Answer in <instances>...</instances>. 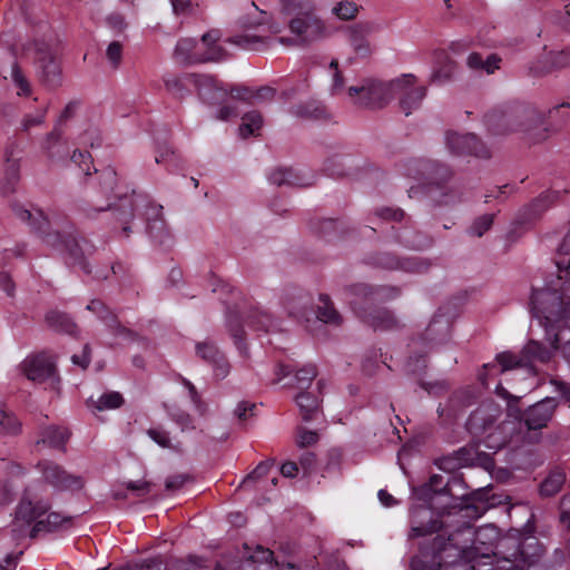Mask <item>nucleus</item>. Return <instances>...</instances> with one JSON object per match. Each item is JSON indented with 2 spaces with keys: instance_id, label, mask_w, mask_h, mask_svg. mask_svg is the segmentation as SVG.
Masks as SVG:
<instances>
[{
  "instance_id": "obj_26",
  "label": "nucleus",
  "mask_w": 570,
  "mask_h": 570,
  "mask_svg": "<svg viewBox=\"0 0 570 570\" xmlns=\"http://www.w3.org/2000/svg\"><path fill=\"white\" fill-rule=\"evenodd\" d=\"M268 179L272 184L276 186H302L304 185L303 179L299 177L297 173H295L292 168H276L273 170Z\"/></svg>"
},
{
  "instance_id": "obj_50",
  "label": "nucleus",
  "mask_w": 570,
  "mask_h": 570,
  "mask_svg": "<svg viewBox=\"0 0 570 570\" xmlns=\"http://www.w3.org/2000/svg\"><path fill=\"white\" fill-rule=\"evenodd\" d=\"M210 364L214 367V374L217 379L222 380L229 373V365L225 360L224 355H220L216 361H212Z\"/></svg>"
},
{
  "instance_id": "obj_19",
  "label": "nucleus",
  "mask_w": 570,
  "mask_h": 570,
  "mask_svg": "<svg viewBox=\"0 0 570 570\" xmlns=\"http://www.w3.org/2000/svg\"><path fill=\"white\" fill-rule=\"evenodd\" d=\"M499 410L492 406H482L473 412L468 421L471 430L478 432L487 430L497 419Z\"/></svg>"
},
{
  "instance_id": "obj_44",
  "label": "nucleus",
  "mask_w": 570,
  "mask_h": 570,
  "mask_svg": "<svg viewBox=\"0 0 570 570\" xmlns=\"http://www.w3.org/2000/svg\"><path fill=\"white\" fill-rule=\"evenodd\" d=\"M106 57L112 68H118L122 58V45L119 41L110 42L106 50Z\"/></svg>"
},
{
  "instance_id": "obj_8",
  "label": "nucleus",
  "mask_w": 570,
  "mask_h": 570,
  "mask_svg": "<svg viewBox=\"0 0 570 570\" xmlns=\"http://www.w3.org/2000/svg\"><path fill=\"white\" fill-rule=\"evenodd\" d=\"M446 146L455 155H473L479 158L491 156L488 147L473 134L449 132L446 135Z\"/></svg>"
},
{
  "instance_id": "obj_39",
  "label": "nucleus",
  "mask_w": 570,
  "mask_h": 570,
  "mask_svg": "<svg viewBox=\"0 0 570 570\" xmlns=\"http://www.w3.org/2000/svg\"><path fill=\"white\" fill-rule=\"evenodd\" d=\"M196 354L208 363L216 361V358L222 355L217 347L210 342L197 343Z\"/></svg>"
},
{
  "instance_id": "obj_34",
  "label": "nucleus",
  "mask_w": 570,
  "mask_h": 570,
  "mask_svg": "<svg viewBox=\"0 0 570 570\" xmlns=\"http://www.w3.org/2000/svg\"><path fill=\"white\" fill-rule=\"evenodd\" d=\"M139 200V197L136 196L125 197L120 199L117 209L119 212L118 219L121 223L127 224L134 217V208L137 206Z\"/></svg>"
},
{
  "instance_id": "obj_31",
  "label": "nucleus",
  "mask_w": 570,
  "mask_h": 570,
  "mask_svg": "<svg viewBox=\"0 0 570 570\" xmlns=\"http://www.w3.org/2000/svg\"><path fill=\"white\" fill-rule=\"evenodd\" d=\"M11 80H12L13 86L17 89L18 96L28 97L31 95V91H32L31 85L18 65L12 66Z\"/></svg>"
},
{
  "instance_id": "obj_60",
  "label": "nucleus",
  "mask_w": 570,
  "mask_h": 570,
  "mask_svg": "<svg viewBox=\"0 0 570 570\" xmlns=\"http://www.w3.org/2000/svg\"><path fill=\"white\" fill-rule=\"evenodd\" d=\"M14 493V487L9 483L0 484V505L11 501Z\"/></svg>"
},
{
  "instance_id": "obj_25",
  "label": "nucleus",
  "mask_w": 570,
  "mask_h": 570,
  "mask_svg": "<svg viewBox=\"0 0 570 570\" xmlns=\"http://www.w3.org/2000/svg\"><path fill=\"white\" fill-rule=\"evenodd\" d=\"M263 126V117L258 111H249L242 117V124L238 128L239 136L247 138L258 135Z\"/></svg>"
},
{
  "instance_id": "obj_57",
  "label": "nucleus",
  "mask_w": 570,
  "mask_h": 570,
  "mask_svg": "<svg viewBox=\"0 0 570 570\" xmlns=\"http://www.w3.org/2000/svg\"><path fill=\"white\" fill-rule=\"evenodd\" d=\"M71 361L85 370L90 363V347L85 345L81 355H72Z\"/></svg>"
},
{
  "instance_id": "obj_21",
  "label": "nucleus",
  "mask_w": 570,
  "mask_h": 570,
  "mask_svg": "<svg viewBox=\"0 0 570 570\" xmlns=\"http://www.w3.org/2000/svg\"><path fill=\"white\" fill-rule=\"evenodd\" d=\"M501 59L497 55H490L485 60L478 52H471L466 57V66L473 71H485L488 75L493 73L500 68Z\"/></svg>"
},
{
  "instance_id": "obj_23",
  "label": "nucleus",
  "mask_w": 570,
  "mask_h": 570,
  "mask_svg": "<svg viewBox=\"0 0 570 570\" xmlns=\"http://www.w3.org/2000/svg\"><path fill=\"white\" fill-rule=\"evenodd\" d=\"M20 164L18 159L7 158L4 165V178L3 184L0 186L2 194H9L14 190L16 185L19 181Z\"/></svg>"
},
{
  "instance_id": "obj_16",
  "label": "nucleus",
  "mask_w": 570,
  "mask_h": 570,
  "mask_svg": "<svg viewBox=\"0 0 570 570\" xmlns=\"http://www.w3.org/2000/svg\"><path fill=\"white\" fill-rule=\"evenodd\" d=\"M174 56L181 63H202L204 56H200L199 41L191 38L180 39L175 48Z\"/></svg>"
},
{
  "instance_id": "obj_35",
  "label": "nucleus",
  "mask_w": 570,
  "mask_h": 570,
  "mask_svg": "<svg viewBox=\"0 0 570 570\" xmlns=\"http://www.w3.org/2000/svg\"><path fill=\"white\" fill-rule=\"evenodd\" d=\"M316 375V367L308 364L296 372L294 386L297 389H307Z\"/></svg>"
},
{
  "instance_id": "obj_7",
  "label": "nucleus",
  "mask_w": 570,
  "mask_h": 570,
  "mask_svg": "<svg viewBox=\"0 0 570 570\" xmlns=\"http://www.w3.org/2000/svg\"><path fill=\"white\" fill-rule=\"evenodd\" d=\"M45 482L58 490H80L83 487V480L80 475H75L66 471L59 464L43 460L37 464Z\"/></svg>"
},
{
  "instance_id": "obj_48",
  "label": "nucleus",
  "mask_w": 570,
  "mask_h": 570,
  "mask_svg": "<svg viewBox=\"0 0 570 570\" xmlns=\"http://www.w3.org/2000/svg\"><path fill=\"white\" fill-rule=\"evenodd\" d=\"M318 435L314 431L299 430L297 433V445L301 448L313 445L317 442Z\"/></svg>"
},
{
  "instance_id": "obj_32",
  "label": "nucleus",
  "mask_w": 570,
  "mask_h": 570,
  "mask_svg": "<svg viewBox=\"0 0 570 570\" xmlns=\"http://www.w3.org/2000/svg\"><path fill=\"white\" fill-rule=\"evenodd\" d=\"M317 317L324 323L338 324L340 315L326 295L320 296Z\"/></svg>"
},
{
  "instance_id": "obj_51",
  "label": "nucleus",
  "mask_w": 570,
  "mask_h": 570,
  "mask_svg": "<svg viewBox=\"0 0 570 570\" xmlns=\"http://www.w3.org/2000/svg\"><path fill=\"white\" fill-rule=\"evenodd\" d=\"M229 96L233 99L243 101H254V90L246 87H234L229 91Z\"/></svg>"
},
{
  "instance_id": "obj_14",
  "label": "nucleus",
  "mask_w": 570,
  "mask_h": 570,
  "mask_svg": "<svg viewBox=\"0 0 570 570\" xmlns=\"http://www.w3.org/2000/svg\"><path fill=\"white\" fill-rule=\"evenodd\" d=\"M41 80L49 87H57L61 82V70L56 57L50 51H41L38 57Z\"/></svg>"
},
{
  "instance_id": "obj_28",
  "label": "nucleus",
  "mask_w": 570,
  "mask_h": 570,
  "mask_svg": "<svg viewBox=\"0 0 570 570\" xmlns=\"http://www.w3.org/2000/svg\"><path fill=\"white\" fill-rule=\"evenodd\" d=\"M60 138L61 132L58 126H56L52 131L47 134L46 138L42 141L41 148L50 159H55L56 157L61 156V154H65L66 151L65 149H62Z\"/></svg>"
},
{
  "instance_id": "obj_22",
  "label": "nucleus",
  "mask_w": 570,
  "mask_h": 570,
  "mask_svg": "<svg viewBox=\"0 0 570 570\" xmlns=\"http://www.w3.org/2000/svg\"><path fill=\"white\" fill-rule=\"evenodd\" d=\"M527 366L533 362H548L551 358L552 351L543 347L539 342L530 341L522 350Z\"/></svg>"
},
{
  "instance_id": "obj_24",
  "label": "nucleus",
  "mask_w": 570,
  "mask_h": 570,
  "mask_svg": "<svg viewBox=\"0 0 570 570\" xmlns=\"http://www.w3.org/2000/svg\"><path fill=\"white\" fill-rule=\"evenodd\" d=\"M365 323L374 328L389 330L396 326V320L385 309H376L373 313L362 315Z\"/></svg>"
},
{
  "instance_id": "obj_10",
  "label": "nucleus",
  "mask_w": 570,
  "mask_h": 570,
  "mask_svg": "<svg viewBox=\"0 0 570 570\" xmlns=\"http://www.w3.org/2000/svg\"><path fill=\"white\" fill-rule=\"evenodd\" d=\"M568 67H570V47L547 52L533 65L532 70L535 75H544Z\"/></svg>"
},
{
  "instance_id": "obj_64",
  "label": "nucleus",
  "mask_w": 570,
  "mask_h": 570,
  "mask_svg": "<svg viewBox=\"0 0 570 570\" xmlns=\"http://www.w3.org/2000/svg\"><path fill=\"white\" fill-rule=\"evenodd\" d=\"M236 115H237L236 108L230 107V106H224L218 110L216 118L219 120H228V119L235 117Z\"/></svg>"
},
{
  "instance_id": "obj_6",
  "label": "nucleus",
  "mask_w": 570,
  "mask_h": 570,
  "mask_svg": "<svg viewBox=\"0 0 570 570\" xmlns=\"http://www.w3.org/2000/svg\"><path fill=\"white\" fill-rule=\"evenodd\" d=\"M288 28L302 43H312L332 36L326 21L316 12L291 18Z\"/></svg>"
},
{
  "instance_id": "obj_46",
  "label": "nucleus",
  "mask_w": 570,
  "mask_h": 570,
  "mask_svg": "<svg viewBox=\"0 0 570 570\" xmlns=\"http://www.w3.org/2000/svg\"><path fill=\"white\" fill-rule=\"evenodd\" d=\"M170 3L176 16L191 14L197 7L191 0H170Z\"/></svg>"
},
{
  "instance_id": "obj_4",
  "label": "nucleus",
  "mask_w": 570,
  "mask_h": 570,
  "mask_svg": "<svg viewBox=\"0 0 570 570\" xmlns=\"http://www.w3.org/2000/svg\"><path fill=\"white\" fill-rule=\"evenodd\" d=\"M18 370L32 383H48L51 389H58L60 384L56 358L46 352L27 355L19 364Z\"/></svg>"
},
{
  "instance_id": "obj_15",
  "label": "nucleus",
  "mask_w": 570,
  "mask_h": 570,
  "mask_svg": "<svg viewBox=\"0 0 570 570\" xmlns=\"http://www.w3.org/2000/svg\"><path fill=\"white\" fill-rule=\"evenodd\" d=\"M438 62L433 68L430 81L432 83H445L453 79L458 65L445 51L436 52Z\"/></svg>"
},
{
  "instance_id": "obj_12",
  "label": "nucleus",
  "mask_w": 570,
  "mask_h": 570,
  "mask_svg": "<svg viewBox=\"0 0 570 570\" xmlns=\"http://www.w3.org/2000/svg\"><path fill=\"white\" fill-rule=\"evenodd\" d=\"M544 112L539 111L533 106H522L518 108L513 115L505 119L507 122L514 120L515 127L512 129H521L524 131L531 130L534 127L541 126L544 121Z\"/></svg>"
},
{
  "instance_id": "obj_52",
  "label": "nucleus",
  "mask_w": 570,
  "mask_h": 570,
  "mask_svg": "<svg viewBox=\"0 0 570 570\" xmlns=\"http://www.w3.org/2000/svg\"><path fill=\"white\" fill-rule=\"evenodd\" d=\"M255 404L248 402H240L237 404L235 409V415L239 421H246L248 417L253 415L255 410Z\"/></svg>"
},
{
  "instance_id": "obj_37",
  "label": "nucleus",
  "mask_w": 570,
  "mask_h": 570,
  "mask_svg": "<svg viewBox=\"0 0 570 570\" xmlns=\"http://www.w3.org/2000/svg\"><path fill=\"white\" fill-rule=\"evenodd\" d=\"M497 361L502 371H509L519 366H527L523 355L517 356L510 352H503L497 355Z\"/></svg>"
},
{
  "instance_id": "obj_3",
  "label": "nucleus",
  "mask_w": 570,
  "mask_h": 570,
  "mask_svg": "<svg viewBox=\"0 0 570 570\" xmlns=\"http://www.w3.org/2000/svg\"><path fill=\"white\" fill-rule=\"evenodd\" d=\"M413 81L411 73L403 75L391 81L365 79L360 86L347 89L350 101L361 108L380 109L386 106L395 92L406 88Z\"/></svg>"
},
{
  "instance_id": "obj_33",
  "label": "nucleus",
  "mask_w": 570,
  "mask_h": 570,
  "mask_svg": "<svg viewBox=\"0 0 570 570\" xmlns=\"http://www.w3.org/2000/svg\"><path fill=\"white\" fill-rule=\"evenodd\" d=\"M328 70L331 72L332 78L330 86L331 94L334 96H338L344 90L345 80L338 68V61L336 59H333L330 62Z\"/></svg>"
},
{
  "instance_id": "obj_49",
  "label": "nucleus",
  "mask_w": 570,
  "mask_h": 570,
  "mask_svg": "<svg viewBox=\"0 0 570 570\" xmlns=\"http://www.w3.org/2000/svg\"><path fill=\"white\" fill-rule=\"evenodd\" d=\"M170 415L173 420L181 426L183 430L191 428V417L188 413L174 406L170 410Z\"/></svg>"
},
{
  "instance_id": "obj_45",
  "label": "nucleus",
  "mask_w": 570,
  "mask_h": 570,
  "mask_svg": "<svg viewBox=\"0 0 570 570\" xmlns=\"http://www.w3.org/2000/svg\"><path fill=\"white\" fill-rule=\"evenodd\" d=\"M163 213V206L161 205H153L149 208L148 213V219L150 220L154 218V224L149 225V233L153 237H157V235L154 234V230L157 229L159 232L164 230V222L160 219Z\"/></svg>"
},
{
  "instance_id": "obj_53",
  "label": "nucleus",
  "mask_w": 570,
  "mask_h": 570,
  "mask_svg": "<svg viewBox=\"0 0 570 570\" xmlns=\"http://www.w3.org/2000/svg\"><path fill=\"white\" fill-rule=\"evenodd\" d=\"M127 489L137 495H146L151 491V483L145 480L129 482Z\"/></svg>"
},
{
  "instance_id": "obj_56",
  "label": "nucleus",
  "mask_w": 570,
  "mask_h": 570,
  "mask_svg": "<svg viewBox=\"0 0 570 570\" xmlns=\"http://www.w3.org/2000/svg\"><path fill=\"white\" fill-rule=\"evenodd\" d=\"M186 481H187V476H185L183 474L173 475L166 480L165 487L168 491H176V490H179L180 488H183V485L186 483Z\"/></svg>"
},
{
  "instance_id": "obj_1",
  "label": "nucleus",
  "mask_w": 570,
  "mask_h": 570,
  "mask_svg": "<svg viewBox=\"0 0 570 570\" xmlns=\"http://www.w3.org/2000/svg\"><path fill=\"white\" fill-rule=\"evenodd\" d=\"M560 250L566 255L557 263L559 278L564 281L562 291L543 288L534 291L531 296L532 313L546 328L554 350L558 347L559 332L570 327V233L564 237Z\"/></svg>"
},
{
  "instance_id": "obj_47",
  "label": "nucleus",
  "mask_w": 570,
  "mask_h": 570,
  "mask_svg": "<svg viewBox=\"0 0 570 570\" xmlns=\"http://www.w3.org/2000/svg\"><path fill=\"white\" fill-rule=\"evenodd\" d=\"M147 434L161 448H170V439L166 431L160 429H149Z\"/></svg>"
},
{
  "instance_id": "obj_11",
  "label": "nucleus",
  "mask_w": 570,
  "mask_h": 570,
  "mask_svg": "<svg viewBox=\"0 0 570 570\" xmlns=\"http://www.w3.org/2000/svg\"><path fill=\"white\" fill-rule=\"evenodd\" d=\"M411 77L413 78V81H411L406 88L395 92V95L401 96L400 107L405 116H409L416 110L426 95V88L424 86H416L415 76L411 75Z\"/></svg>"
},
{
  "instance_id": "obj_59",
  "label": "nucleus",
  "mask_w": 570,
  "mask_h": 570,
  "mask_svg": "<svg viewBox=\"0 0 570 570\" xmlns=\"http://www.w3.org/2000/svg\"><path fill=\"white\" fill-rule=\"evenodd\" d=\"M377 215L384 219L401 220L404 214L401 209L382 208L377 210Z\"/></svg>"
},
{
  "instance_id": "obj_54",
  "label": "nucleus",
  "mask_w": 570,
  "mask_h": 570,
  "mask_svg": "<svg viewBox=\"0 0 570 570\" xmlns=\"http://www.w3.org/2000/svg\"><path fill=\"white\" fill-rule=\"evenodd\" d=\"M273 465H274L273 460L261 462L256 466V469L244 480V482H247L248 480H252V479H259V478L265 476Z\"/></svg>"
},
{
  "instance_id": "obj_55",
  "label": "nucleus",
  "mask_w": 570,
  "mask_h": 570,
  "mask_svg": "<svg viewBox=\"0 0 570 570\" xmlns=\"http://www.w3.org/2000/svg\"><path fill=\"white\" fill-rule=\"evenodd\" d=\"M107 23L110 28L117 31H122L126 28L125 17L120 13H111L107 17Z\"/></svg>"
},
{
  "instance_id": "obj_36",
  "label": "nucleus",
  "mask_w": 570,
  "mask_h": 570,
  "mask_svg": "<svg viewBox=\"0 0 570 570\" xmlns=\"http://www.w3.org/2000/svg\"><path fill=\"white\" fill-rule=\"evenodd\" d=\"M247 324L257 330L269 331L272 328V317L264 311H255L247 317Z\"/></svg>"
},
{
  "instance_id": "obj_17",
  "label": "nucleus",
  "mask_w": 570,
  "mask_h": 570,
  "mask_svg": "<svg viewBox=\"0 0 570 570\" xmlns=\"http://www.w3.org/2000/svg\"><path fill=\"white\" fill-rule=\"evenodd\" d=\"M362 9L354 0H338L331 7V14L340 21L350 22L357 19Z\"/></svg>"
},
{
  "instance_id": "obj_62",
  "label": "nucleus",
  "mask_w": 570,
  "mask_h": 570,
  "mask_svg": "<svg viewBox=\"0 0 570 570\" xmlns=\"http://www.w3.org/2000/svg\"><path fill=\"white\" fill-rule=\"evenodd\" d=\"M439 530V524L436 521L432 522L429 525H422V527H412V533L415 537L425 535L428 533H432L434 531Z\"/></svg>"
},
{
  "instance_id": "obj_40",
  "label": "nucleus",
  "mask_w": 570,
  "mask_h": 570,
  "mask_svg": "<svg viewBox=\"0 0 570 570\" xmlns=\"http://www.w3.org/2000/svg\"><path fill=\"white\" fill-rule=\"evenodd\" d=\"M228 42L239 46L244 49H257L258 45L263 42V38L256 35H243L228 39Z\"/></svg>"
},
{
  "instance_id": "obj_38",
  "label": "nucleus",
  "mask_w": 570,
  "mask_h": 570,
  "mask_svg": "<svg viewBox=\"0 0 570 570\" xmlns=\"http://www.w3.org/2000/svg\"><path fill=\"white\" fill-rule=\"evenodd\" d=\"M347 292L352 296L350 304L354 309L357 308L361 303V298H367L374 294L373 289L365 284L353 285L347 289Z\"/></svg>"
},
{
  "instance_id": "obj_9",
  "label": "nucleus",
  "mask_w": 570,
  "mask_h": 570,
  "mask_svg": "<svg viewBox=\"0 0 570 570\" xmlns=\"http://www.w3.org/2000/svg\"><path fill=\"white\" fill-rule=\"evenodd\" d=\"M557 407V402L552 397H547L532 405L525 414V424L530 430L542 429L552 417Z\"/></svg>"
},
{
  "instance_id": "obj_58",
  "label": "nucleus",
  "mask_w": 570,
  "mask_h": 570,
  "mask_svg": "<svg viewBox=\"0 0 570 570\" xmlns=\"http://www.w3.org/2000/svg\"><path fill=\"white\" fill-rule=\"evenodd\" d=\"M275 96V89L271 87H263L258 90H254V101H266L273 99Z\"/></svg>"
},
{
  "instance_id": "obj_13",
  "label": "nucleus",
  "mask_w": 570,
  "mask_h": 570,
  "mask_svg": "<svg viewBox=\"0 0 570 570\" xmlns=\"http://www.w3.org/2000/svg\"><path fill=\"white\" fill-rule=\"evenodd\" d=\"M222 33L217 29L209 30L200 38V56H204L202 62L220 61L226 57L225 49L218 45Z\"/></svg>"
},
{
  "instance_id": "obj_30",
  "label": "nucleus",
  "mask_w": 570,
  "mask_h": 570,
  "mask_svg": "<svg viewBox=\"0 0 570 570\" xmlns=\"http://www.w3.org/2000/svg\"><path fill=\"white\" fill-rule=\"evenodd\" d=\"M296 403L304 420L308 421L318 409V400L309 392H302L296 396Z\"/></svg>"
},
{
  "instance_id": "obj_27",
  "label": "nucleus",
  "mask_w": 570,
  "mask_h": 570,
  "mask_svg": "<svg viewBox=\"0 0 570 570\" xmlns=\"http://www.w3.org/2000/svg\"><path fill=\"white\" fill-rule=\"evenodd\" d=\"M21 432V422L4 404L0 406V434L16 435Z\"/></svg>"
},
{
  "instance_id": "obj_2",
  "label": "nucleus",
  "mask_w": 570,
  "mask_h": 570,
  "mask_svg": "<svg viewBox=\"0 0 570 570\" xmlns=\"http://www.w3.org/2000/svg\"><path fill=\"white\" fill-rule=\"evenodd\" d=\"M51 502L39 484L29 485L22 493L9 525L11 540L18 543L41 531H55L71 524L72 518L50 511Z\"/></svg>"
},
{
  "instance_id": "obj_42",
  "label": "nucleus",
  "mask_w": 570,
  "mask_h": 570,
  "mask_svg": "<svg viewBox=\"0 0 570 570\" xmlns=\"http://www.w3.org/2000/svg\"><path fill=\"white\" fill-rule=\"evenodd\" d=\"M493 224V215L485 214L475 219V222L470 227L471 234L481 237Z\"/></svg>"
},
{
  "instance_id": "obj_41",
  "label": "nucleus",
  "mask_w": 570,
  "mask_h": 570,
  "mask_svg": "<svg viewBox=\"0 0 570 570\" xmlns=\"http://www.w3.org/2000/svg\"><path fill=\"white\" fill-rule=\"evenodd\" d=\"M46 109H39L35 114H28L21 120V128L24 131H29L35 127H39L45 122Z\"/></svg>"
},
{
  "instance_id": "obj_5",
  "label": "nucleus",
  "mask_w": 570,
  "mask_h": 570,
  "mask_svg": "<svg viewBox=\"0 0 570 570\" xmlns=\"http://www.w3.org/2000/svg\"><path fill=\"white\" fill-rule=\"evenodd\" d=\"M379 23L375 21H358L344 27L343 31L352 51V57L347 59L350 63L357 59H367L374 48L368 39L370 35L379 30Z\"/></svg>"
},
{
  "instance_id": "obj_63",
  "label": "nucleus",
  "mask_w": 570,
  "mask_h": 570,
  "mask_svg": "<svg viewBox=\"0 0 570 570\" xmlns=\"http://www.w3.org/2000/svg\"><path fill=\"white\" fill-rule=\"evenodd\" d=\"M87 308L89 311H92L99 315L101 318H107L109 312L106 308V306L100 301H92L90 304H88Z\"/></svg>"
},
{
  "instance_id": "obj_29",
  "label": "nucleus",
  "mask_w": 570,
  "mask_h": 570,
  "mask_svg": "<svg viewBox=\"0 0 570 570\" xmlns=\"http://www.w3.org/2000/svg\"><path fill=\"white\" fill-rule=\"evenodd\" d=\"M122 402V396L118 392H109L100 395L97 401L89 399L88 405L97 411H104L117 409Z\"/></svg>"
},
{
  "instance_id": "obj_20",
  "label": "nucleus",
  "mask_w": 570,
  "mask_h": 570,
  "mask_svg": "<svg viewBox=\"0 0 570 570\" xmlns=\"http://www.w3.org/2000/svg\"><path fill=\"white\" fill-rule=\"evenodd\" d=\"M282 12L291 18L306 16L317 11L315 0H281Z\"/></svg>"
},
{
  "instance_id": "obj_61",
  "label": "nucleus",
  "mask_w": 570,
  "mask_h": 570,
  "mask_svg": "<svg viewBox=\"0 0 570 570\" xmlns=\"http://www.w3.org/2000/svg\"><path fill=\"white\" fill-rule=\"evenodd\" d=\"M294 114L298 117H314L317 118L321 116V111L317 108H314L313 106L302 107L298 106Z\"/></svg>"
},
{
  "instance_id": "obj_43",
  "label": "nucleus",
  "mask_w": 570,
  "mask_h": 570,
  "mask_svg": "<svg viewBox=\"0 0 570 570\" xmlns=\"http://www.w3.org/2000/svg\"><path fill=\"white\" fill-rule=\"evenodd\" d=\"M563 483L562 474H552L541 484V493L543 495H552L559 491L561 484Z\"/></svg>"
},
{
  "instance_id": "obj_18",
  "label": "nucleus",
  "mask_w": 570,
  "mask_h": 570,
  "mask_svg": "<svg viewBox=\"0 0 570 570\" xmlns=\"http://www.w3.org/2000/svg\"><path fill=\"white\" fill-rule=\"evenodd\" d=\"M69 434L66 429L57 426H47L41 430L37 445H43L52 449H60L65 445Z\"/></svg>"
}]
</instances>
